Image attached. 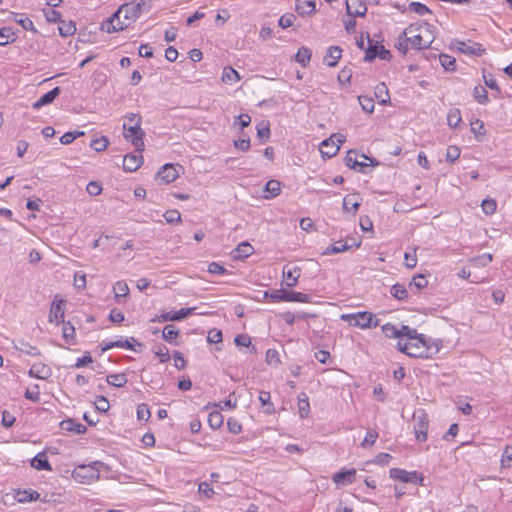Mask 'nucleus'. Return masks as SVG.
Masks as SVG:
<instances>
[{"label":"nucleus","mask_w":512,"mask_h":512,"mask_svg":"<svg viewBox=\"0 0 512 512\" xmlns=\"http://www.w3.org/2000/svg\"><path fill=\"white\" fill-rule=\"evenodd\" d=\"M62 324V338L66 344H74L76 338V331L70 322H61Z\"/></svg>","instance_id":"31"},{"label":"nucleus","mask_w":512,"mask_h":512,"mask_svg":"<svg viewBox=\"0 0 512 512\" xmlns=\"http://www.w3.org/2000/svg\"><path fill=\"white\" fill-rule=\"evenodd\" d=\"M344 161L347 167L360 172H364L366 167L373 166L372 159L356 150H349Z\"/></svg>","instance_id":"9"},{"label":"nucleus","mask_w":512,"mask_h":512,"mask_svg":"<svg viewBox=\"0 0 512 512\" xmlns=\"http://www.w3.org/2000/svg\"><path fill=\"white\" fill-rule=\"evenodd\" d=\"M223 422L224 417L219 411H212L208 416V425L213 430L221 428Z\"/></svg>","instance_id":"41"},{"label":"nucleus","mask_w":512,"mask_h":512,"mask_svg":"<svg viewBox=\"0 0 512 512\" xmlns=\"http://www.w3.org/2000/svg\"><path fill=\"white\" fill-rule=\"evenodd\" d=\"M409 11L420 16L431 14V10L425 4L420 2H411L409 4Z\"/></svg>","instance_id":"51"},{"label":"nucleus","mask_w":512,"mask_h":512,"mask_svg":"<svg viewBox=\"0 0 512 512\" xmlns=\"http://www.w3.org/2000/svg\"><path fill=\"white\" fill-rule=\"evenodd\" d=\"M356 469H342L332 476V481L336 486H346L356 480Z\"/></svg>","instance_id":"17"},{"label":"nucleus","mask_w":512,"mask_h":512,"mask_svg":"<svg viewBox=\"0 0 512 512\" xmlns=\"http://www.w3.org/2000/svg\"><path fill=\"white\" fill-rule=\"evenodd\" d=\"M76 25L73 21H60V24L58 26V31L61 36L68 37L72 36L76 32Z\"/></svg>","instance_id":"38"},{"label":"nucleus","mask_w":512,"mask_h":512,"mask_svg":"<svg viewBox=\"0 0 512 512\" xmlns=\"http://www.w3.org/2000/svg\"><path fill=\"white\" fill-rule=\"evenodd\" d=\"M198 492L207 499H211L215 493L212 486L207 482H201L198 485Z\"/></svg>","instance_id":"64"},{"label":"nucleus","mask_w":512,"mask_h":512,"mask_svg":"<svg viewBox=\"0 0 512 512\" xmlns=\"http://www.w3.org/2000/svg\"><path fill=\"white\" fill-rule=\"evenodd\" d=\"M265 361L269 366L278 367L281 364L279 352L276 349H268L265 354Z\"/></svg>","instance_id":"43"},{"label":"nucleus","mask_w":512,"mask_h":512,"mask_svg":"<svg viewBox=\"0 0 512 512\" xmlns=\"http://www.w3.org/2000/svg\"><path fill=\"white\" fill-rule=\"evenodd\" d=\"M436 37V28L424 21H417L407 26L399 35L395 44L401 54L409 50H422L430 47Z\"/></svg>","instance_id":"2"},{"label":"nucleus","mask_w":512,"mask_h":512,"mask_svg":"<svg viewBox=\"0 0 512 512\" xmlns=\"http://www.w3.org/2000/svg\"><path fill=\"white\" fill-rule=\"evenodd\" d=\"M65 304L66 301L64 299L58 298L55 296L51 303L50 311H49V322L59 325L61 322H64L65 316Z\"/></svg>","instance_id":"13"},{"label":"nucleus","mask_w":512,"mask_h":512,"mask_svg":"<svg viewBox=\"0 0 512 512\" xmlns=\"http://www.w3.org/2000/svg\"><path fill=\"white\" fill-rule=\"evenodd\" d=\"M287 302L311 303L310 295L297 291H286Z\"/></svg>","instance_id":"35"},{"label":"nucleus","mask_w":512,"mask_h":512,"mask_svg":"<svg viewBox=\"0 0 512 512\" xmlns=\"http://www.w3.org/2000/svg\"><path fill=\"white\" fill-rule=\"evenodd\" d=\"M298 410L301 418L307 417L310 412L309 400L305 394H303V398H299Z\"/></svg>","instance_id":"56"},{"label":"nucleus","mask_w":512,"mask_h":512,"mask_svg":"<svg viewBox=\"0 0 512 512\" xmlns=\"http://www.w3.org/2000/svg\"><path fill=\"white\" fill-rule=\"evenodd\" d=\"M227 428L230 433L235 434V435H238L243 431V426H242L241 422L238 419L233 418V417H230L227 420Z\"/></svg>","instance_id":"59"},{"label":"nucleus","mask_w":512,"mask_h":512,"mask_svg":"<svg viewBox=\"0 0 512 512\" xmlns=\"http://www.w3.org/2000/svg\"><path fill=\"white\" fill-rule=\"evenodd\" d=\"M109 145V140L106 136H101L99 138L93 139L91 141V148L97 152H101L107 149Z\"/></svg>","instance_id":"53"},{"label":"nucleus","mask_w":512,"mask_h":512,"mask_svg":"<svg viewBox=\"0 0 512 512\" xmlns=\"http://www.w3.org/2000/svg\"><path fill=\"white\" fill-rule=\"evenodd\" d=\"M182 169L180 164L167 163L157 172L155 179L159 183H172L179 177V171Z\"/></svg>","instance_id":"12"},{"label":"nucleus","mask_w":512,"mask_h":512,"mask_svg":"<svg viewBox=\"0 0 512 512\" xmlns=\"http://www.w3.org/2000/svg\"><path fill=\"white\" fill-rule=\"evenodd\" d=\"M17 39L16 33L10 27L0 28V46L13 43Z\"/></svg>","instance_id":"37"},{"label":"nucleus","mask_w":512,"mask_h":512,"mask_svg":"<svg viewBox=\"0 0 512 512\" xmlns=\"http://www.w3.org/2000/svg\"><path fill=\"white\" fill-rule=\"evenodd\" d=\"M281 192V183L277 180H269L265 186V198L271 199L277 197Z\"/></svg>","instance_id":"34"},{"label":"nucleus","mask_w":512,"mask_h":512,"mask_svg":"<svg viewBox=\"0 0 512 512\" xmlns=\"http://www.w3.org/2000/svg\"><path fill=\"white\" fill-rule=\"evenodd\" d=\"M311 50L308 47H300L295 55V60L302 66H307L311 60Z\"/></svg>","instance_id":"39"},{"label":"nucleus","mask_w":512,"mask_h":512,"mask_svg":"<svg viewBox=\"0 0 512 512\" xmlns=\"http://www.w3.org/2000/svg\"><path fill=\"white\" fill-rule=\"evenodd\" d=\"M143 164V156L141 154H127L123 158V169L126 172H135Z\"/></svg>","instance_id":"20"},{"label":"nucleus","mask_w":512,"mask_h":512,"mask_svg":"<svg viewBox=\"0 0 512 512\" xmlns=\"http://www.w3.org/2000/svg\"><path fill=\"white\" fill-rule=\"evenodd\" d=\"M257 136L263 140L266 141L270 137V127L268 122H261L257 125Z\"/></svg>","instance_id":"60"},{"label":"nucleus","mask_w":512,"mask_h":512,"mask_svg":"<svg viewBox=\"0 0 512 512\" xmlns=\"http://www.w3.org/2000/svg\"><path fill=\"white\" fill-rule=\"evenodd\" d=\"M136 417L138 421L148 422L151 417V411L147 404L141 403L137 406Z\"/></svg>","instance_id":"45"},{"label":"nucleus","mask_w":512,"mask_h":512,"mask_svg":"<svg viewBox=\"0 0 512 512\" xmlns=\"http://www.w3.org/2000/svg\"><path fill=\"white\" fill-rule=\"evenodd\" d=\"M429 418L425 410L419 409L413 413V431L418 442L428 439Z\"/></svg>","instance_id":"6"},{"label":"nucleus","mask_w":512,"mask_h":512,"mask_svg":"<svg viewBox=\"0 0 512 512\" xmlns=\"http://www.w3.org/2000/svg\"><path fill=\"white\" fill-rule=\"evenodd\" d=\"M342 57V49L339 46H331L328 48L325 56L324 63L329 67H335Z\"/></svg>","instance_id":"23"},{"label":"nucleus","mask_w":512,"mask_h":512,"mask_svg":"<svg viewBox=\"0 0 512 512\" xmlns=\"http://www.w3.org/2000/svg\"><path fill=\"white\" fill-rule=\"evenodd\" d=\"M461 122L462 116L460 110L458 108L450 109L447 114V124L451 128H457Z\"/></svg>","instance_id":"40"},{"label":"nucleus","mask_w":512,"mask_h":512,"mask_svg":"<svg viewBox=\"0 0 512 512\" xmlns=\"http://www.w3.org/2000/svg\"><path fill=\"white\" fill-rule=\"evenodd\" d=\"M114 299L117 303H122L129 295L130 289L126 281L119 280L113 285Z\"/></svg>","instance_id":"22"},{"label":"nucleus","mask_w":512,"mask_h":512,"mask_svg":"<svg viewBox=\"0 0 512 512\" xmlns=\"http://www.w3.org/2000/svg\"><path fill=\"white\" fill-rule=\"evenodd\" d=\"M259 401L261 403L264 412L268 415L275 413V406L271 401V394L268 391H260Z\"/></svg>","instance_id":"32"},{"label":"nucleus","mask_w":512,"mask_h":512,"mask_svg":"<svg viewBox=\"0 0 512 512\" xmlns=\"http://www.w3.org/2000/svg\"><path fill=\"white\" fill-rule=\"evenodd\" d=\"M154 353L158 357L160 363H166L170 360L169 350L164 345L155 346Z\"/></svg>","instance_id":"54"},{"label":"nucleus","mask_w":512,"mask_h":512,"mask_svg":"<svg viewBox=\"0 0 512 512\" xmlns=\"http://www.w3.org/2000/svg\"><path fill=\"white\" fill-rule=\"evenodd\" d=\"M341 319L350 325L359 328H370L378 325L379 320L370 312H358L352 314H343Z\"/></svg>","instance_id":"7"},{"label":"nucleus","mask_w":512,"mask_h":512,"mask_svg":"<svg viewBox=\"0 0 512 512\" xmlns=\"http://www.w3.org/2000/svg\"><path fill=\"white\" fill-rule=\"evenodd\" d=\"M359 103L363 109V111L367 112V113H372L373 110H374V105H375V102H374V99L371 98V97H367V96H359Z\"/></svg>","instance_id":"61"},{"label":"nucleus","mask_w":512,"mask_h":512,"mask_svg":"<svg viewBox=\"0 0 512 512\" xmlns=\"http://www.w3.org/2000/svg\"><path fill=\"white\" fill-rule=\"evenodd\" d=\"M389 477L396 484H419L423 485V474L418 471H406L400 468H392L389 471Z\"/></svg>","instance_id":"8"},{"label":"nucleus","mask_w":512,"mask_h":512,"mask_svg":"<svg viewBox=\"0 0 512 512\" xmlns=\"http://www.w3.org/2000/svg\"><path fill=\"white\" fill-rule=\"evenodd\" d=\"M31 466L38 470L44 471H52V466L48 460L47 454L45 452H39L32 460Z\"/></svg>","instance_id":"24"},{"label":"nucleus","mask_w":512,"mask_h":512,"mask_svg":"<svg viewBox=\"0 0 512 512\" xmlns=\"http://www.w3.org/2000/svg\"><path fill=\"white\" fill-rule=\"evenodd\" d=\"M386 337L394 339L397 349L412 358L433 359L443 347L440 338L419 333L407 325L397 327L386 323Z\"/></svg>","instance_id":"1"},{"label":"nucleus","mask_w":512,"mask_h":512,"mask_svg":"<svg viewBox=\"0 0 512 512\" xmlns=\"http://www.w3.org/2000/svg\"><path fill=\"white\" fill-rule=\"evenodd\" d=\"M392 296L400 301L406 300L408 298V291L403 284H395L391 287L390 290Z\"/></svg>","instance_id":"44"},{"label":"nucleus","mask_w":512,"mask_h":512,"mask_svg":"<svg viewBox=\"0 0 512 512\" xmlns=\"http://www.w3.org/2000/svg\"><path fill=\"white\" fill-rule=\"evenodd\" d=\"M481 208L486 215H492L496 212L497 202L495 199L486 198L482 201Z\"/></svg>","instance_id":"52"},{"label":"nucleus","mask_w":512,"mask_h":512,"mask_svg":"<svg viewBox=\"0 0 512 512\" xmlns=\"http://www.w3.org/2000/svg\"><path fill=\"white\" fill-rule=\"evenodd\" d=\"M460 148L456 145H450L446 151V160L453 163L460 157Z\"/></svg>","instance_id":"62"},{"label":"nucleus","mask_w":512,"mask_h":512,"mask_svg":"<svg viewBox=\"0 0 512 512\" xmlns=\"http://www.w3.org/2000/svg\"><path fill=\"white\" fill-rule=\"evenodd\" d=\"M15 498L19 503H27L36 501L40 498V494L36 490H18L15 493Z\"/></svg>","instance_id":"28"},{"label":"nucleus","mask_w":512,"mask_h":512,"mask_svg":"<svg viewBox=\"0 0 512 512\" xmlns=\"http://www.w3.org/2000/svg\"><path fill=\"white\" fill-rule=\"evenodd\" d=\"M241 80V76L238 71H236L231 66H226L223 68L221 81L226 85H233Z\"/></svg>","instance_id":"26"},{"label":"nucleus","mask_w":512,"mask_h":512,"mask_svg":"<svg viewBox=\"0 0 512 512\" xmlns=\"http://www.w3.org/2000/svg\"><path fill=\"white\" fill-rule=\"evenodd\" d=\"M512 463V445H506L500 459L502 468H508Z\"/></svg>","instance_id":"50"},{"label":"nucleus","mask_w":512,"mask_h":512,"mask_svg":"<svg viewBox=\"0 0 512 512\" xmlns=\"http://www.w3.org/2000/svg\"><path fill=\"white\" fill-rule=\"evenodd\" d=\"M60 94V88L55 87L51 91L44 94L42 97H40L36 102L32 104V107L36 110L40 109L41 107L51 104Z\"/></svg>","instance_id":"25"},{"label":"nucleus","mask_w":512,"mask_h":512,"mask_svg":"<svg viewBox=\"0 0 512 512\" xmlns=\"http://www.w3.org/2000/svg\"><path fill=\"white\" fill-rule=\"evenodd\" d=\"M404 265L409 269H413L416 267V265H417L416 248L412 249L411 251H407L404 254Z\"/></svg>","instance_id":"55"},{"label":"nucleus","mask_w":512,"mask_h":512,"mask_svg":"<svg viewBox=\"0 0 512 512\" xmlns=\"http://www.w3.org/2000/svg\"><path fill=\"white\" fill-rule=\"evenodd\" d=\"M358 46L365 51L364 59L366 61H372L377 56L383 58L384 55V45L376 42L373 44V41L367 36L366 39L361 36L357 42Z\"/></svg>","instance_id":"10"},{"label":"nucleus","mask_w":512,"mask_h":512,"mask_svg":"<svg viewBox=\"0 0 512 512\" xmlns=\"http://www.w3.org/2000/svg\"><path fill=\"white\" fill-rule=\"evenodd\" d=\"M142 5L131 1L121 5L108 19L101 23L100 29L106 33H115L130 28L140 17Z\"/></svg>","instance_id":"3"},{"label":"nucleus","mask_w":512,"mask_h":512,"mask_svg":"<svg viewBox=\"0 0 512 512\" xmlns=\"http://www.w3.org/2000/svg\"><path fill=\"white\" fill-rule=\"evenodd\" d=\"M349 248H350V246H348L345 242L338 241V242H335L334 244L328 246L325 249L324 254H326V255L337 254L340 252H344V251L348 250Z\"/></svg>","instance_id":"48"},{"label":"nucleus","mask_w":512,"mask_h":512,"mask_svg":"<svg viewBox=\"0 0 512 512\" xmlns=\"http://www.w3.org/2000/svg\"><path fill=\"white\" fill-rule=\"evenodd\" d=\"M142 118L139 114L131 113L123 123L124 138L132 143L140 153L144 150V132L141 129Z\"/></svg>","instance_id":"4"},{"label":"nucleus","mask_w":512,"mask_h":512,"mask_svg":"<svg viewBox=\"0 0 512 512\" xmlns=\"http://www.w3.org/2000/svg\"><path fill=\"white\" fill-rule=\"evenodd\" d=\"M295 21L296 16L293 13H285L279 18L278 24L282 29H287L291 27Z\"/></svg>","instance_id":"58"},{"label":"nucleus","mask_w":512,"mask_h":512,"mask_svg":"<svg viewBox=\"0 0 512 512\" xmlns=\"http://www.w3.org/2000/svg\"><path fill=\"white\" fill-rule=\"evenodd\" d=\"M254 253V248L249 242H241L237 245V247L232 251V259L233 260H243L248 258Z\"/></svg>","instance_id":"21"},{"label":"nucleus","mask_w":512,"mask_h":512,"mask_svg":"<svg viewBox=\"0 0 512 512\" xmlns=\"http://www.w3.org/2000/svg\"><path fill=\"white\" fill-rule=\"evenodd\" d=\"M362 203V198L358 193L348 194L343 198V210L346 214L355 216Z\"/></svg>","instance_id":"16"},{"label":"nucleus","mask_w":512,"mask_h":512,"mask_svg":"<svg viewBox=\"0 0 512 512\" xmlns=\"http://www.w3.org/2000/svg\"><path fill=\"white\" fill-rule=\"evenodd\" d=\"M179 333L174 325H166L162 331V338L168 343H173L178 338Z\"/></svg>","instance_id":"42"},{"label":"nucleus","mask_w":512,"mask_h":512,"mask_svg":"<svg viewBox=\"0 0 512 512\" xmlns=\"http://www.w3.org/2000/svg\"><path fill=\"white\" fill-rule=\"evenodd\" d=\"M264 297L272 303L287 302L286 291L276 290L272 293L265 292Z\"/></svg>","instance_id":"46"},{"label":"nucleus","mask_w":512,"mask_h":512,"mask_svg":"<svg viewBox=\"0 0 512 512\" xmlns=\"http://www.w3.org/2000/svg\"><path fill=\"white\" fill-rule=\"evenodd\" d=\"M60 427H61V429L65 430L67 432H72L75 434H83L86 432V427L83 424L76 422L73 419H67V420L61 421Z\"/></svg>","instance_id":"27"},{"label":"nucleus","mask_w":512,"mask_h":512,"mask_svg":"<svg viewBox=\"0 0 512 512\" xmlns=\"http://www.w3.org/2000/svg\"><path fill=\"white\" fill-rule=\"evenodd\" d=\"M95 406L99 412H107L110 408V403L105 396L99 395L95 398Z\"/></svg>","instance_id":"63"},{"label":"nucleus","mask_w":512,"mask_h":512,"mask_svg":"<svg viewBox=\"0 0 512 512\" xmlns=\"http://www.w3.org/2000/svg\"><path fill=\"white\" fill-rule=\"evenodd\" d=\"M301 276V269L298 266H285L282 273V282L287 287L292 288L298 284Z\"/></svg>","instance_id":"15"},{"label":"nucleus","mask_w":512,"mask_h":512,"mask_svg":"<svg viewBox=\"0 0 512 512\" xmlns=\"http://www.w3.org/2000/svg\"><path fill=\"white\" fill-rule=\"evenodd\" d=\"M106 382L113 387L121 388L127 384L128 379L124 373H116L108 375Z\"/></svg>","instance_id":"36"},{"label":"nucleus","mask_w":512,"mask_h":512,"mask_svg":"<svg viewBox=\"0 0 512 512\" xmlns=\"http://www.w3.org/2000/svg\"><path fill=\"white\" fill-rule=\"evenodd\" d=\"M470 130L477 141H483L486 135L484 122L480 119H474L470 122Z\"/></svg>","instance_id":"30"},{"label":"nucleus","mask_w":512,"mask_h":512,"mask_svg":"<svg viewBox=\"0 0 512 512\" xmlns=\"http://www.w3.org/2000/svg\"><path fill=\"white\" fill-rule=\"evenodd\" d=\"M295 11L302 17L312 16L316 12L314 0H295Z\"/></svg>","instance_id":"19"},{"label":"nucleus","mask_w":512,"mask_h":512,"mask_svg":"<svg viewBox=\"0 0 512 512\" xmlns=\"http://www.w3.org/2000/svg\"><path fill=\"white\" fill-rule=\"evenodd\" d=\"M195 309V307H190L181 308L176 312H166L167 317H164V319H168L169 321H181L191 315Z\"/></svg>","instance_id":"33"},{"label":"nucleus","mask_w":512,"mask_h":512,"mask_svg":"<svg viewBox=\"0 0 512 512\" xmlns=\"http://www.w3.org/2000/svg\"><path fill=\"white\" fill-rule=\"evenodd\" d=\"M13 20L19 24L24 30L37 33V29L34 26L33 21L25 14L12 13Z\"/></svg>","instance_id":"29"},{"label":"nucleus","mask_w":512,"mask_h":512,"mask_svg":"<svg viewBox=\"0 0 512 512\" xmlns=\"http://www.w3.org/2000/svg\"><path fill=\"white\" fill-rule=\"evenodd\" d=\"M427 285L428 280L424 274H417L410 281V286L415 287L417 290H421L427 287Z\"/></svg>","instance_id":"57"},{"label":"nucleus","mask_w":512,"mask_h":512,"mask_svg":"<svg viewBox=\"0 0 512 512\" xmlns=\"http://www.w3.org/2000/svg\"><path fill=\"white\" fill-rule=\"evenodd\" d=\"M454 45L459 52L465 55L482 56L486 52L482 44L470 40L456 41Z\"/></svg>","instance_id":"14"},{"label":"nucleus","mask_w":512,"mask_h":512,"mask_svg":"<svg viewBox=\"0 0 512 512\" xmlns=\"http://www.w3.org/2000/svg\"><path fill=\"white\" fill-rule=\"evenodd\" d=\"M440 63L442 67L447 71H454L456 69V60L454 57L447 55V54H441L439 56Z\"/></svg>","instance_id":"49"},{"label":"nucleus","mask_w":512,"mask_h":512,"mask_svg":"<svg viewBox=\"0 0 512 512\" xmlns=\"http://www.w3.org/2000/svg\"><path fill=\"white\" fill-rule=\"evenodd\" d=\"M367 9L363 0H346V10L349 16L362 17L366 14Z\"/></svg>","instance_id":"18"},{"label":"nucleus","mask_w":512,"mask_h":512,"mask_svg":"<svg viewBox=\"0 0 512 512\" xmlns=\"http://www.w3.org/2000/svg\"><path fill=\"white\" fill-rule=\"evenodd\" d=\"M100 465L101 463L97 461L93 462L92 464L78 465L73 469L71 477L79 484L90 485L99 480Z\"/></svg>","instance_id":"5"},{"label":"nucleus","mask_w":512,"mask_h":512,"mask_svg":"<svg viewBox=\"0 0 512 512\" xmlns=\"http://www.w3.org/2000/svg\"><path fill=\"white\" fill-rule=\"evenodd\" d=\"M344 141L345 137L342 134H333L328 139L323 140L320 144V152L322 156L328 158L335 156Z\"/></svg>","instance_id":"11"},{"label":"nucleus","mask_w":512,"mask_h":512,"mask_svg":"<svg viewBox=\"0 0 512 512\" xmlns=\"http://www.w3.org/2000/svg\"><path fill=\"white\" fill-rule=\"evenodd\" d=\"M473 95L479 104H486L489 100L487 90L482 85H478V86L474 87Z\"/></svg>","instance_id":"47"}]
</instances>
